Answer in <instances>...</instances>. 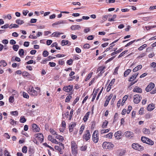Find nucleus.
Instances as JSON below:
<instances>
[{"mask_svg":"<svg viewBox=\"0 0 156 156\" xmlns=\"http://www.w3.org/2000/svg\"><path fill=\"white\" fill-rule=\"evenodd\" d=\"M102 147L104 149L111 150L114 147V145L111 142L105 141L103 142Z\"/></svg>","mask_w":156,"mask_h":156,"instance_id":"1","label":"nucleus"},{"mask_svg":"<svg viewBox=\"0 0 156 156\" xmlns=\"http://www.w3.org/2000/svg\"><path fill=\"white\" fill-rule=\"evenodd\" d=\"M76 125V122H72L69 124L68 127L69 133H71L73 132H73L74 135H76L77 134L78 132V129H76V128H75Z\"/></svg>","mask_w":156,"mask_h":156,"instance_id":"2","label":"nucleus"},{"mask_svg":"<svg viewBox=\"0 0 156 156\" xmlns=\"http://www.w3.org/2000/svg\"><path fill=\"white\" fill-rule=\"evenodd\" d=\"M71 145L72 154L76 156L78 153V147L76 142L74 141H71Z\"/></svg>","mask_w":156,"mask_h":156,"instance_id":"3","label":"nucleus"},{"mask_svg":"<svg viewBox=\"0 0 156 156\" xmlns=\"http://www.w3.org/2000/svg\"><path fill=\"white\" fill-rule=\"evenodd\" d=\"M99 140L98 131L95 130L94 131L92 135V140L95 143H97L98 142Z\"/></svg>","mask_w":156,"mask_h":156,"instance_id":"4","label":"nucleus"},{"mask_svg":"<svg viewBox=\"0 0 156 156\" xmlns=\"http://www.w3.org/2000/svg\"><path fill=\"white\" fill-rule=\"evenodd\" d=\"M28 93L30 95L33 97H36L37 95V92L34 89L33 87L30 86L28 90Z\"/></svg>","mask_w":156,"mask_h":156,"instance_id":"5","label":"nucleus"},{"mask_svg":"<svg viewBox=\"0 0 156 156\" xmlns=\"http://www.w3.org/2000/svg\"><path fill=\"white\" fill-rule=\"evenodd\" d=\"M91 137L90 134L89 130H87L86 132L83 134V140L87 141L89 140Z\"/></svg>","mask_w":156,"mask_h":156,"instance_id":"6","label":"nucleus"},{"mask_svg":"<svg viewBox=\"0 0 156 156\" xmlns=\"http://www.w3.org/2000/svg\"><path fill=\"white\" fill-rule=\"evenodd\" d=\"M132 147L133 149L138 151H142L144 149L143 147L141 146L137 143L133 144L132 145Z\"/></svg>","mask_w":156,"mask_h":156,"instance_id":"7","label":"nucleus"},{"mask_svg":"<svg viewBox=\"0 0 156 156\" xmlns=\"http://www.w3.org/2000/svg\"><path fill=\"white\" fill-rule=\"evenodd\" d=\"M141 99L142 97L140 95L136 94L133 97V101L135 104H137L140 102Z\"/></svg>","mask_w":156,"mask_h":156,"instance_id":"8","label":"nucleus"},{"mask_svg":"<svg viewBox=\"0 0 156 156\" xmlns=\"http://www.w3.org/2000/svg\"><path fill=\"white\" fill-rule=\"evenodd\" d=\"M59 145H61L62 147H60L59 146L56 145L55 146V149L56 150L58 151L60 154H62L63 153L62 149L64 148V145L62 143H60Z\"/></svg>","mask_w":156,"mask_h":156,"instance_id":"9","label":"nucleus"},{"mask_svg":"<svg viewBox=\"0 0 156 156\" xmlns=\"http://www.w3.org/2000/svg\"><path fill=\"white\" fill-rule=\"evenodd\" d=\"M35 137L41 143H42L44 140V136L43 134L41 133H38L35 135Z\"/></svg>","mask_w":156,"mask_h":156,"instance_id":"10","label":"nucleus"},{"mask_svg":"<svg viewBox=\"0 0 156 156\" xmlns=\"http://www.w3.org/2000/svg\"><path fill=\"white\" fill-rule=\"evenodd\" d=\"M73 87V86L69 85V86H66L64 87L63 89L65 92H69L72 90Z\"/></svg>","mask_w":156,"mask_h":156,"instance_id":"11","label":"nucleus"},{"mask_svg":"<svg viewBox=\"0 0 156 156\" xmlns=\"http://www.w3.org/2000/svg\"><path fill=\"white\" fill-rule=\"evenodd\" d=\"M155 87V84L154 83H150L146 87L145 89L146 91L148 92L150 91Z\"/></svg>","mask_w":156,"mask_h":156,"instance_id":"12","label":"nucleus"},{"mask_svg":"<svg viewBox=\"0 0 156 156\" xmlns=\"http://www.w3.org/2000/svg\"><path fill=\"white\" fill-rule=\"evenodd\" d=\"M106 67L105 66H99L98 68L97 71L98 72L100 71L99 74L100 75H102V74L105 72V70L106 69Z\"/></svg>","mask_w":156,"mask_h":156,"instance_id":"13","label":"nucleus"},{"mask_svg":"<svg viewBox=\"0 0 156 156\" xmlns=\"http://www.w3.org/2000/svg\"><path fill=\"white\" fill-rule=\"evenodd\" d=\"M122 133L121 131H118L115 132L114 136L116 139L119 140L121 138V136L122 135Z\"/></svg>","mask_w":156,"mask_h":156,"instance_id":"14","label":"nucleus"},{"mask_svg":"<svg viewBox=\"0 0 156 156\" xmlns=\"http://www.w3.org/2000/svg\"><path fill=\"white\" fill-rule=\"evenodd\" d=\"M115 79H113L111 81V82H110L109 84L108 85V86L107 87V91L108 92H109L111 88V86H112L113 84H114L115 82Z\"/></svg>","mask_w":156,"mask_h":156,"instance_id":"15","label":"nucleus"},{"mask_svg":"<svg viewBox=\"0 0 156 156\" xmlns=\"http://www.w3.org/2000/svg\"><path fill=\"white\" fill-rule=\"evenodd\" d=\"M125 136L127 137L131 138L134 137V135L132 132L128 131L125 132Z\"/></svg>","mask_w":156,"mask_h":156,"instance_id":"16","label":"nucleus"},{"mask_svg":"<svg viewBox=\"0 0 156 156\" xmlns=\"http://www.w3.org/2000/svg\"><path fill=\"white\" fill-rule=\"evenodd\" d=\"M32 129L34 132H39L40 130V128L35 124H33L32 125Z\"/></svg>","mask_w":156,"mask_h":156,"instance_id":"17","label":"nucleus"},{"mask_svg":"<svg viewBox=\"0 0 156 156\" xmlns=\"http://www.w3.org/2000/svg\"><path fill=\"white\" fill-rule=\"evenodd\" d=\"M138 74V73H135L133 75L129 78L128 81L129 82H132L136 79Z\"/></svg>","mask_w":156,"mask_h":156,"instance_id":"18","label":"nucleus"},{"mask_svg":"<svg viewBox=\"0 0 156 156\" xmlns=\"http://www.w3.org/2000/svg\"><path fill=\"white\" fill-rule=\"evenodd\" d=\"M71 29L73 30H79L81 28L80 26L78 25H73L70 27Z\"/></svg>","mask_w":156,"mask_h":156,"instance_id":"19","label":"nucleus"},{"mask_svg":"<svg viewBox=\"0 0 156 156\" xmlns=\"http://www.w3.org/2000/svg\"><path fill=\"white\" fill-rule=\"evenodd\" d=\"M22 76L24 78H28L30 77V75L28 72L23 71L22 73Z\"/></svg>","mask_w":156,"mask_h":156,"instance_id":"20","label":"nucleus"},{"mask_svg":"<svg viewBox=\"0 0 156 156\" xmlns=\"http://www.w3.org/2000/svg\"><path fill=\"white\" fill-rule=\"evenodd\" d=\"M133 92L140 93L142 92V89L137 86H136L133 90Z\"/></svg>","mask_w":156,"mask_h":156,"instance_id":"21","label":"nucleus"},{"mask_svg":"<svg viewBox=\"0 0 156 156\" xmlns=\"http://www.w3.org/2000/svg\"><path fill=\"white\" fill-rule=\"evenodd\" d=\"M90 112H88L85 115L83 118V120L84 122H86L88 120L89 116L90 115Z\"/></svg>","mask_w":156,"mask_h":156,"instance_id":"22","label":"nucleus"},{"mask_svg":"<svg viewBox=\"0 0 156 156\" xmlns=\"http://www.w3.org/2000/svg\"><path fill=\"white\" fill-rule=\"evenodd\" d=\"M113 136V133L110 132L108 133V134L105 135L104 137L105 138H108L109 139H111L112 138Z\"/></svg>","mask_w":156,"mask_h":156,"instance_id":"23","label":"nucleus"},{"mask_svg":"<svg viewBox=\"0 0 156 156\" xmlns=\"http://www.w3.org/2000/svg\"><path fill=\"white\" fill-rule=\"evenodd\" d=\"M154 106L153 104H149L147 107V109L149 111H151L154 108Z\"/></svg>","mask_w":156,"mask_h":156,"instance_id":"24","label":"nucleus"},{"mask_svg":"<svg viewBox=\"0 0 156 156\" xmlns=\"http://www.w3.org/2000/svg\"><path fill=\"white\" fill-rule=\"evenodd\" d=\"M142 131L144 134L146 135H149L150 133V130L146 128L143 129Z\"/></svg>","mask_w":156,"mask_h":156,"instance_id":"25","label":"nucleus"},{"mask_svg":"<svg viewBox=\"0 0 156 156\" xmlns=\"http://www.w3.org/2000/svg\"><path fill=\"white\" fill-rule=\"evenodd\" d=\"M110 128L107 129H101L100 131V133L101 134H105L106 133H108L110 131Z\"/></svg>","mask_w":156,"mask_h":156,"instance_id":"26","label":"nucleus"},{"mask_svg":"<svg viewBox=\"0 0 156 156\" xmlns=\"http://www.w3.org/2000/svg\"><path fill=\"white\" fill-rule=\"evenodd\" d=\"M147 47V45L146 44H144L140 47L138 49L139 51H142L144 49Z\"/></svg>","mask_w":156,"mask_h":156,"instance_id":"27","label":"nucleus"},{"mask_svg":"<svg viewBox=\"0 0 156 156\" xmlns=\"http://www.w3.org/2000/svg\"><path fill=\"white\" fill-rule=\"evenodd\" d=\"M55 138L59 140L60 141L62 142L64 140L63 137L62 136L58 135V134L56 135Z\"/></svg>","mask_w":156,"mask_h":156,"instance_id":"28","label":"nucleus"},{"mask_svg":"<svg viewBox=\"0 0 156 156\" xmlns=\"http://www.w3.org/2000/svg\"><path fill=\"white\" fill-rule=\"evenodd\" d=\"M145 143L150 145H152L154 144V142L151 139L148 138L147 140Z\"/></svg>","mask_w":156,"mask_h":156,"instance_id":"29","label":"nucleus"},{"mask_svg":"<svg viewBox=\"0 0 156 156\" xmlns=\"http://www.w3.org/2000/svg\"><path fill=\"white\" fill-rule=\"evenodd\" d=\"M108 121L105 120L103 122L102 125V128L104 129L107 127V126L108 124Z\"/></svg>","mask_w":156,"mask_h":156,"instance_id":"30","label":"nucleus"},{"mask_svg":"<svg viewBox=\"0 0 156 156\" xmlns=\"http://www.w3.org/2000/svg\"><path fill=\"white\" fill-rule=\"evenodd\" d=\"M85 128V126L83 124L81 125L79 131V134L81 135L82 133Z\"/></svg>","mask_w":156,"mask_h":156,"instance_id":"31","label":"nucleus"},{"mask_svg":"<svg viewBox=\"0 0 156 156\" xmlns=\"http://www.w3.org/2000/svg\"><path fill=\"white\" fill-rule=\"evenodd\" d=\"M131 70L130 69H127L126 71H125L124 73V77H126L131 72Z\"/></svg>","mask_w":156,"mask_h":156,"instance_id":"32","label":"nucleus"},{"mask_svg":"<svg viewBox=\"0 0 156 156\" xmlns=\"http://www.w3.org/2000/svg\"><path fill=\"white\" fill-rule=\"evenodd\" d=\"M61 34H63V33L54 32L52 34V35H53V37H58Z\"/></svg>","mask_w":156,"mask_h":156,"instance_id":"33","label":"nucleus"},{"mask_svg":"<svg viewBox=\"0 0 156 156\" xmlns=\"http://www.w3.org/2000/svg\"><path fill=\"white\" fill-rule=\"evenodd\" d=\"M72 98V96L71 94H69V95L67 96L65 99V102H68L70 101L71 99Z\"/></svg>","mask_w":156,"mask_h":156,"instance_id":"34","label":"nucleus"},{"mask_svg":"<svg viewBox=\"0 0 156 156\" xmlns=\"http://www.w3.org/2000/svg\"><path fill=\"white\" fill-rule=\"evenodd\" d=\"M65 23L64 21V20H61L59 21H58L56 22H55V23H53L52 25L53 26L54 25H58L59 24H63V23Z\"/></svg>","mask_w":156,"mask_h":156,"instance_id":"35","label":"nucleus"},{"mask_svg":"<svg viewBox=\"0 0 156 156\" xmlns=\"http://www.w3.org/2000/svg\"><path fill=\"white\" fill-rule=\"evenodd\" d=\"M19 54L21 57H22L24 55V51L23 49H20L19 50Z\"/></svg>","mask_w":156,"mask_h":156,"instance_id":"36","label":"nucleus"},{"mask_svg":"<svg viewBox=\"0 0 156 156\" xmlns=\"http://www.w3.org/2000/svg\"><path fill=\"white\" fill-rule=\"evenodd\" d=\"M50 133L53 135H55L57 134V132L53 129L50 128L49 129Z\"/></svg>","mask_w":156,"mask_h":156,"instance_id":"37","label":"nucleus"},{"mask_svg":"<svg viewBox=\"0 0 156 156\" xmlns=\"http://www.w3.org/2000/svg\"><path fill=\"white\" fill-rule=\"evenodd\" d=\"M51 46L52 47L55 46L56 48L58 50H60L61 48L60 47H58V43L57 42H55L54 43H53L51 45Z\"/></svg>","mask_w":156,"mask_h":156,"instance_id":"38","label":"nucleus"},{"mask_svg":"<svg viewBox=\"0 0 156 156\" xmlns=\"http://www.w3.org/2000/svg\"><path fill=\"white\" fill-rule=\"evenodd\" d=\"M113 94H111L108 96H107L105 97V98H106V101H107L109 102L110 100L113 97Z\"/></svg>","mask_w":156,"mask_h":156,"instance_id":"39","label":"nucleus"},{"mask_svg":"<svg viewBox=\"0 0 156 156\" xmlns=\"http://www.w3.org/2000/svg\"><path fill=\"white\" fill-rule=\"evenodd\" d=\"M16 22L18 24L21 25L24 23L23 20L20 19H17L16 20Z\"/></svg>","mask_w":156,"mask_h":156,"instance_id":"40","label":"nucleus"},{"mask_svg":"<svg viewBox=\"0 0 156 156\" xmlns=\"http://www.w3.org/2000/svg\"><path fill=\"white\" fill-rule=\"evenodd\" d=\"M69 41L68 40H63L62 41V45L64 46L68 44Z\"/></svg>","mask_w":156,"mask_h":156,"instance_id":"41","label":"nucleus"},{"mask_svg":"<svg viewBox=\"0 0 156 156\" xmlns=\"http://www.w3.org/2000/svg\"><path fill=\"white\" fill-rule=\"evenodd\" d=\"M92 74L93 73H90L87 76L85 79V81H86L88 80L92 76Z\"/></svg>","mask_w":156,"mask_h":156,"instance_id":"42","label":"nucleus"},{"mask_svg":"<svg viewBox=\"0 0 156 156\" xmlns=\"http://www.w3.org/2000/svg\"><path fill=\"white\" fill-rule=\"evenodd\" d=\"M0 64H1V66L2 65L3 67H5L7 65V63L5 62V61L3 60H2L0 61Z\"/></svg>","mask_w":156,"mask_h":156,"instance_id":"43","label":"nucleus"},{"mask_svg":"<svg viewBox=\"0 0 156 156\" xmlns=\"http://www.w3.org/2000/svg\"><path fill=\"white\" fill-rule=\"evenodd\" d=\"M26 121V119L24 116H21L20 119V122L21 123H24Z\"/></svg>","mask_w":156,"mask_h":156,"instance_id":"44","label":"nucleus"},{"mask_svg":"<svg viewBox=\"0 0 156 156\" xmlns=\"http://www.w3.org/2000/svg\"><path fill=\"white\" fill-rule=\"evenodd\" d=\"M116 14H114L111 18L108 19V21L110 22L114 21H115V19L116 18Z\"/></svg>","mask_w":156,"mask_h":156,"instance_id":"45","label":"nucleus"},{"mask_svg":"<svg viewBox=\"0 0 156 156\" xmlns=\"http://www.w3.org/2000/svg\"><path fill=\"white\" fill-rule=\"evenodd\" d=\"M128 97L129 95H126L124 96V97L123 98L122 105H123V103H125V101L126 100Z\"/></svg>","mask_w":156,"mask_h":156,"instance_id":"46","label":"nucleus"},{"mask_svg":"<svg viewBox=\"0 0 156 156\" xmlns=\"http://www.w3.org/2000/svg\"><path fill=\"white\" fill-rule=\"evenodd\" d=\"M22 151L23 153H26L27 152V146H23L22 148Z\"/></svg>","mask_w":156,"mask_h":156,"instance_id":"47","label":"nucleus"},{"mask_svg":"<svg viewBox=\"0 0 156 156\" xmlns=\"http://www.w3.org/2000/svg\"><path fill=\"white\" fill-rule=\"evenodd\" d=\"M73 62V60L72 59H70L69 60H67L66 63L69 65H72Z\"/></svg>","mask_w":156,"mask_h":156,"instance_id":"48","label":"nucleus"},{"mask_svg":"<svg viewBox=\"0 0 156 156\" xmlns=\"http://www.w3.org/2000/svg\"><path fill=\"white\" fill-rule=\"evenodd\" d=\"M148 138L145 136H142L141 137V140L144 143H146L147 140Z\"/></svg>","mask_w":156,"mask_h":156,"instance_id":"49","label":"nucleus"},{"mask_svg":"<svg viewBox=\"0 0 156 156\" xmlns=\"http://www.w3.org/2000/svg\"><path fill=\"white\" fill-rule=\"evenodd\" d=\"M12 48L15 51H17L19 48V46L18 45H14L13 46Z\"/></svg>","mask_w":156,"mask_h":156,"instance_id":"50","label":"nucleus"},{"mask_svg":"<svg viewBox=\"0 0 156 156\" xmlns=\"http://www.w3.org/2000/svg\"><path fill=\"white\" fill-rule=\"evenodd\" d=\"M87 148V146L86 145L84 146H82L80 147V150L82 151H85Z\"/></svg>","mask_w":156,"mask_h":156,"instance_id":"51","label":"nucleus"},{"mask_svg":"<svg viewBox=\"0 0 156 156\" xmlns=\"http://www.w3.org/2000/svg\"><path fill=\"white\" fill-rule=\"evenodd\" d=\"M128 50H126L125 51H124L122 52L118 56V58H120L122 56L125 54H126L127 51Z\"/></svg>","mask_w":156,"mask_h":156,"instance_id":"52","label":"nucleus"},{"mask_svg":"<svg viewBox=\"0 0 156 156\" xmlns=\"http://www.w3.org/2000/svg\"><path fill=\"white\" fill-rule=\"evenodd\" d=\"M118 119V114L117 113H115L114 115V119L113 120V122H114L116 121V120Z\"/></svg>","mask_w":156,"mask_h":156,"instance_id":"53","label":"nucleus"},{"mask_svg":"<svg viewBox=\"0 0 156 156\" xmlns=\"http://www.w3.org/2000/svg\"><path fill=\"white\" fill-rule=\"evenodd\" d=\"M42 55L44 57H46L48 55V52L47 51H43Z\"/></svg>","mask_w":156,"mask_h":156,"instance_id":"54","label":"nucleus"},{"mask_svg":"<svg viewBox=\"0 0 156 156\" xmlns=\"http://www.w3.org/2000/svg\"><path fill=\"white\" fill-rule=\"evenodd\" d=\"M10 114L13 115L17 116L18 115V113L17 111H16L11 112H10Z\"/></svg>","mask_w":156,"mask_h":156,"instance_id":"55","label":"nucleus"},{"mask_svg":"<svg viewBox=\"0 0 156 156\" xmlns=\"http://www.w3.org/2000/svg\"><path fill=\"white\" fill-rule=\"evenodd\" d=\"M10 124L12 125H13L14 124L16 125V122L12 119H10Z\"/></svg>","mask_w":156,"mask_h":156,"instance_id":"56","label":"nucleus"},{"mask_svg":"<svg viewBox=\"0 0 156 156\" xmlns=\"http://www.w3.org/2000/svg\"><path fill=\"white\" fill-rule=\"evenodd\" d=\"M44 144L46 147H48L51 150L53 151H54V149L52 147H51L49 146L48 144H47V143H44Z\"/></svg>","mask_w":156,"mask_h":156,"instance_id":"57","label":"nucleus"},{"mask_svg":"<svg viewBox=\"0 0 156 156\" xmlns=\"http://www.w3.org/2000/svg\"><path fill=\"white\" fill-rule=\"evenodd\" d=\"M23 96L25 98L28 99L29 98V96L28 94L25 92L23 93Z\"/></svg>","mask_w":156,"mask_h":156,"instance_id":"58","label":"nucleus"},{"mask_svg":"<svg viewBox=\"0 0 156 156\" xmlns=\"http://www.w3.org/2000/svg\"><path fill=\"white\" fill-rule=\"evenodd\" d=\"M132 109V107L131 106H129L128 107V109L126 110V113L127 114H129L130 113Z\"/></svg>","mask_w":156,"mask_h":156,"instance_id":"59","label":"nucleus"},{"mask_svg":"<svg viewBox=\"0 0 156 156\" xmlns=\"http://www.w3.org/2000/svg\"><path fill=\"white\" fill-rule=\"evenodd\" d=\"M135 41H136L135 40H133V41H131L130 42H129V43H127L125 45V47H128V46H129L130 45L132 44H133V43H134L135 42Z\"/></svg>","mask_w":156,"mask_h":156,"instance_id":"60","label":"nucleus"},{"mask_svg":"<svg viewBox=\"0 0 156 156\" xmlns=\"http://www.w3.org/2000/svg\"><path fill=\"white\" fill-rule=\"evenodd\" d=\"M62 126L64 128H66V123L64 120H62L61 123Z\"/></svg>","mask_w":156,"mask_h":156,"instance_id":"61","label":"nucleus"},{"mask_svg":"<svg viewBox=\"0 0 156 156\" xmlns=\"http://www.w3.org/2000/svg\"><path fill=\"white\" fill-rule=\"evenodd\" d=\"M79 100V97H77L74 101L73 103V105H75L76 103Z\"/></svg>","mask_w":156,"mask_h":156,"instance_id":"62","label":"nucleus"},{"mask_svg":"<svg viewBox=\"0 0 156 156\" xmlns=\"http://www.w3.org/2000/svg\"><path fill=\"white\" fill-rule=\"evenodd\" d=\"M90 44H86L83 46V48L84 49H89L90 48Z\"/></svg>","mask_w":156,"mask_h":156,"instance_id":"63","label":"nucleus"},{"mask_svg":"<svg viewBox=\"0 0 156 156\" xmlns=\"http://www.w3.org/2000/svg\"><path fill=\"white\" fill-rule=\"evenodd\" d=\"M5 156H11L10 154V153L7 150H5L4 151Z\"/></svg>","mask_w":156,"mask_h":156,"instance_id":"64","label":"nucleus"}]
</instances>
